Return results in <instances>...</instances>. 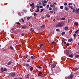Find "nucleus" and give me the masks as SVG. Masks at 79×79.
<instances>
[{"instance_id":"de8ad7c7","label":"nucleus","mask_w":79,"mask_h":79,"mask_svg":"<svg viewBox=\"0 0 79 79\" xmlns=\"http://www.w3.org/2000/svg\"><path fill=\"white\" fill-rule=\"evenodd\" d=\"M42 5L44 6H45L46 5V4H45L44 3H43Z\"/></svg>"},{"instance_id":"c03bdc74","label":"nucleus","mask_w":79,"mask_h":79,"mask_svg":"<svg viewBox=\"0 0 79 79\" xmlns=\"http://www.w3.org/2000/svg\"><path fill=\"white\" fill-rule=\"evenodd\" d=\"M56 31H59V32H60V29H56Z\"/></svg>"},{"instance_id":"aec40b11","label":"nucleus","mask_w":79,"mask_h":79,"mask_svg":"<svg viewBox=\"0 0 79 79\" xmlns=\"http://www.w3.org/2000/svg\"><path fill=\"white\" fill-rule=\"evenodd\" d=\"M72 38H70L68 40V42H71L72 41Z\"/></svg>"},{"instance_id":"6ab92c4d","label":"nucleus","mask_w":79,"mask_h":79,"mask_svg":"<svg viewBox=\"0 0 79 79\" xmlns=\"http://www.w3.org/2000/svg\"><path fill=\"white\" fill-rule=\"evenodd\" d=\"M69 8H71L72 10H73L74 8V7H73L72 6H69Z\"/></svg>"},{"instance_id":"ea45409f","label":"nucleus","mask_w":79,"mask_h":79,"mask_svg":"<svg viewBox=\"0 0 79 79\" xmlns=\"http://www.w3.org/2000/svg\"><path fill=\"white\" fill-rule=\"evenodd\" d=\"M34 16L35 17H36V16H37V13H35L34 14Z\"/></svg>"},{"instance_id":"f03ea898","label":"nucleus","mask_w":79,"mask_h":79,"mask_svg":"<svg viewBox=\"0 0 79 79\" xmlns=\"http://www.w3.org/2000/svg\"><path fill=\"white\" fill-rule=\"evenodd\" d=\"M63 26V23H60L57 24V27H62Z\"/></svg>"},{"instance_id":"9b49d317","label":"nucleus","mask_w":79,"mask_h":79,"mask_svg":"<svg viewBox=\"0 0 79 79\" xmlns=\"http://www.w3.org/2000/svg\"><path fill=\"white\" fill-rule=\"evenodd\" d=\"M64 8L65 10H66V11H68V10H69L68 8V7L66 6H65Z\"/></svg>"},{"instance_id":"338daca9","label":"nucleus","mask_w":79,"mask_h":79,"mask_svg":"<svg viewBox=\"0 0 79 79\" xmlns=\"http://www.w3.org/2000/svg\"><path fill=\"white\" fill-rule=\"evenodd\" d=\"M64 45H66V42H64Z\"/></svg>"},{"instance_id":"0eeeda50","label":"nucleus","mask_w":79,"mask_h":79,"mask_svg":"<svg viewBox=\"0 0 79 79\" xmlns=\"http://www.w3.org/2000/svg\"><path fill=\"white\" fill-rule=\"evenodd\" d=\"M56 66V64L54 63H53L51 64V67L52 68H55Z\"/></svg>"},{"instance_id":"6e6d98bb","label":"nucleus","mask_w":79,"mask_h":79,"mask_svg":"<svg viewBox=\"0 0 79 79\" xmlns=\"http://www.w3.org/2000/svg\"><path fill=\"white\" fill-rule=\"evenodd\" d=\"M50 6H51V7H52V8H53V6L52 4H51L50 5Z\"/></svg>"},{"instance_id":"4c0bfd02","label":"nucleus","mask_w":79,"mask_h":79,"mask_svg":"<svg viewBox=\"0 0 79 79\" xmlns=\"http://www.w3.org/2000/svg\"><path fill=\"white\" fill-rule=\"evenodd\" d=\"M36 7H37V9H39V8H40V6H39L38 5H37L36 6Z\"/></svg>"},{"instance_id":"13d9d810","label":"nucleus","mask_w":79,"mask_h":79,"mask_svg":"<svg viewBox=\"0 0 79 79\" xmlns=\"http://www.w3.org/2000/svg\"><path fill=\"white\" fill-rule=\"evenodd\" d=\"M40 8H43V6H40Z\"/></svg>"},{"instance_id":"f257e3e1","label":"nucleus","mask_w":79,"mask_h":79,"mask_svg":"<svg viewBox=\"0 0 79 79\" xmlns=\"http://www.w3.org/2000/svg\"><path fill=\"white\" fill-rule=\"evenodd\" d=\"M64 53L65 54L66 53L67 55H69V50H68L67 49L65 50L64 52Z\"/></svg>"},{"instance_id":"09e8293b","label":"nucleus","mask_w":79,"mask_h":79,"mask_svg":"<svg viewBox=\"0 0 79 79\" xmlns=\"http://www.w3.org/2000/svg\"><path fill=\"white\" fill-rule=\"evenodd\" d=\"M25 34L24 33H22L21 34V35L22 36H24V35Z\"/></svg>"},{"instance_id":"6e6552de","label":"nucleus","mask_w":79,"mask_h":79,"mask_svg":"<svg viewBox=\"0 0 79 79\" xmlns=\"http://www.w3.org/2000/svg\"><path fill=\"white\" fill-rule=\"evenodd\" d=\"M27 27L25 25H22V26L21 28V29H26Z\"/></svg>"},{"instance_id":"0e129e2a","label":"nucleus","mask_w":79,"mask_h":79,"mask_svg":"<svg viewBox=\"0 0 79 79\" xmlns=\"http://www.w3.org/2000/svg\"><path fill=\"white\" fill-rule=\"evenodd\" d=\"M64 5L65 6H66V5H67V3H64Z\"/></svg>"},{"instance_id":"e2e57ef3","label":"nucleus","mask_w":79,"mask_h":79,"mask_svg":"<svg viewBox=\"0 0 79 79\" xmlns=\"http://www.w3.org/2000/svg\"><path fill=\"white\" fill-rule=\"evenodd\" d=\"M55 43V41H53L51 43V44H53Z\"/></svg>"},{"instance_id":"7c9ffc66","label":"nucleus","mask_w":79,"mask_h":79,"mask_svg":"<svg viewBox=\"0 0 79 79\" xmlns=\"http://www.w3.org/2000/svg\"><path fill=\"white\" fill-rule=\"evenodd\" d=\"M25 66L27 67H29V64H25Z\"/></svg>"},{"instance_id":"bf43d9fd","label":"nucleus","mask_w":79,"mask_h":79,"mask_svg":"<svg viewBox=\"0 0 79 79\" xmlns=\"http://www.w3.org/2000/svg\"><path fill=\"white\" fill-rule=\"evenodd\" d=\"M79 68H75V70H79Z\"/></svg>"},{"instance_id":"052dcab7","label":"nucleus","mask_w":79,"mask_h":79,"mask_svg":"<svg viewBox=\"0 0 79 79\" xmlns=\"http://www.w3.org/2000/svg\"><path fill=\"white\" fill-rule=\"evenodd\" d=\"M65 19V18H62L61 20H64Z\"/></svg>"},{"instance_id":"8fccbe9b","label":"nucleus","mask_w":79,"mask_h":79,"mask_svg":"<svg viewBox=\"0 0 79 79\" xmlns=\"http://www.w3.org/2000/svg\"><path fill=\"white\" fill-rule=\"evenodd\" d=\"M44 10V9H41V11H40L41 13H42V12Z\"/></svg>"},{"instance_id":"72a5a7b5","label":"nucleus","mask_w":79,"mask_h":79,"mask_svg":"<svg viewBox=\"0 0 79 79\" xmlns=\"http://www.w3.org/2000/svg\"><path fill=\"white\" fill-rule=\"evenodd\" d=\"M79 30H78L75 32V34H77V33L78 32V31H79Z\"/></svg>"},{"instance_id":"4468645a","label":"nucleus","mask_w":79,"mask_h":79,"mask_svg":"<svg viewBox=\"0 0 79 79\" xmlns=\"http://www.w3.org/2000/svg\"><path fill=\"white\" fill-rule=\"evenodd\" d=\"M25 77L26 78H28L29 79V74H27V75H25Z\"/></svg>"},{"instance_id":"473e14b6","label":"nucleus","mask_w":79,"mask_h":79,"mask_svg":"<svg viewBox=\"0 0 79 79\" xmlns=\"http://www.w3.org/2000/svg\"><path fill=\"white\" fill-rule=\"evenodd\" d=\"M37 68H38L39 69H42V67L40 66H38L37 67Z\"/></svg>"},{"instance_id":"f3484780","label":"nucleus","mask_w":79,"mask_h":79,"mask_svg":"<svg viewBox=\"0 0 79 79\" xmlns=\"http://www.w3.org/2000/svg\"><path fill=\"white\" fill-rule=\"evenodd\" d=\"M74 25L77 26H78V23H77V22H75L74 23Z\"/></svg>"},{"instance_id":"a18cd8bd","label":"nucleus","mask_w":79,"mask_h":79,"mask_svg":"<svg viewBox=\"0 0 79 79\" xmlns=\"http://www.w3.org/2000/svg\"><path fill=\"white\" fill-rule=\"evenodd\" d=\"M1 71H2V72H3V68H1Z\"/></svg>"},{"instance_id":"c756f323","label":"nucleus","mask_w":79,"mask_h":79,"mask_svg":"<svg viewBox=\"0 0 79 79\" xmlns=\"http://www.w3.org/2000/svg\"><path fill=\"white\" fill-rule=\"evenodd\" d=\"M65 32L64 31H63L62 33H61V35H64V34H65Z\"/></svg>"},{"instance_id":"423d86ee","label":"nucleus","mask_w":79,"mask_h":79,"mask_svg":"<svg viewBox=\"0 0 79 79\" xmlns=\"http://www.w3.org/2000/svg\"><path fill=\"white\" fill-rule=\"evenodd\" d=\"M19 21H20V22L22 23V24H24V19H20Z\"/></svg>"},{"instance_id":"412c9836","label":"nucleus","mask_w":79,"mask_h":79,"mask_svg":"<svg viewBox=\"0 0 79 79\" xmlns=\"http://www.w3.org/2000/svg\"><path fill=\"white\" fill-rule=\"evenodd\" d=\"M73 13H75L76 12V9L75 8H74L73 9V11H72Z\"/></svg>"},{"instance_id":"393cba45","label":"nucleus","mask_w":79,"mask_h":79,"mask_svg":"<svg viewBox=\"0 0 79 79\" xmlns=\"http://www.w3.org/2000/svg\"><path fill=\"white\" fill-rule=\"evenodd\" d=\"M45 27V25H43L42 26H41V28H44Z\"/></svg>"},{"instance_id":"2eb2a0df","label":"nucleus","mask_w":79,"mask_h":79,"mask_svg":"<svg viewBox=\"0 0 79 79\" xmlns=\"http://www.w3.org/2000/svg\"><path fill=\"white\" fill-rule=\"evenodd\" d=\"M11 63H12V61H9V62L7 63V65H8V66H9V65L11 64Z\"/></svg>"},{"instance_id":"37998d69","label":"nucleus","mask_w":79,"mask_h":79,"mask_svg":"<svg viewBox=\"0 0 79 79\" xmlns=\"http://www.w3.org/2000/svg\"><path fill=\"white\" fill-rule=\"evenodd\" d=\"M54 9L55 10H58V8L57 7H54Z\"/></svg>"},{"instance_id":"bb28decb","label":"nucleus","mask_w":79,"mask_h":79,"mask_svg":"<svg viewBox=\"0 0 79 79\" xmlns=\"http://www.w3.org/2000/svg\"><path fill=\"white\" fill-rule=\"evenodd\" d=\"M23 12H25V13H27V11L26 9L23 10Z\"/></svg>"},{"instance_id":"4be33fe9","label":"nucleus","mask_w":79,"mask_h":79,"mask_svg":"<svg viewBox=\"0 0 79 79\" xmlns=\"http://www.w3.org/2000/svg\"><path fill=\"white\" fill-rule=\"evenodd\" d=\"M31 58H32V60H34L35 58V56H31Z\"/></svg>"},{"instance_id":"39448f33","label":"nucleus","mask_w":79,"mask_h":79,"mask_svg":"<svg viewBox=\"0 0 79 79\" xmlns=\"http://www.w3.org/2000/svg\"><path fill=\"white\" fill-rule=\"evenodd\" d=\"M56 72L57 73H60V71L61 70H60V69L59 68V67H56Z\"/></svg>"},{"instance_id":"2f4dec72","label":"nucleus","mask_w":79,"mask_h":79,"mask_svg":"<svg viewBox=\"0 0 79 79\" xmlns=\"http://www.w3.org/2000/svg\"><path fill=\"white\" fill-rule=\"evenodd\" d=\"M10 48L11 50H13V48L12 46H10Z\"/></svg>"},{"instance_id":"603ef678","label":"nucleus","mask_w":79,"mask_h":79,"mask_svg":"<svg viewBox=\"0 0 79 79\" xmlns=\"http://www.w3.org/2000/svg\"><path fill=\"white\" fill-rule=\"evenodd\" d=\"M49 13H53V11L52 10L50 11Z\"/></svg>"},{"instance_id":"f8f14e48","label":"nucleus","mask_w":79,"mask_h":79,"mask_svg":"<svg viewBox=\"0 0 79 79\" xmlns=\"http://www.w3.org/2000/svg\"><path fill=\"white\" fill-rule=\"evenodd\" d=\"M69 77H70L69 78V79H72V78L73 77V75H70Z\"/></svg>"},{"instance_id":"b1692460","label":"nucleus","mask_w":79,"mask_h":79,"mask_svg":"<svg viewBox=\"0 0 79 79\" xmlns=\"http://www.w3.org/2000/svg\"><path fill=\"white\" fill-rule=\"evenodd\" d=\"M75 57H76V58H79V55H76L75 56Z\"/></svg>"},{"instance_id":"58836bf2","label":"nucleus","mask_w":79,"mask_h":79,"mask_svg":"<svg viewBox=\"0 0 79 79\" xmlns=\"http://www.w3.org/2000/svg\"><path fill=\"white\" fill-rule=\"evenodd\" d=\"M31 61V60L28 59L27 61V63H29V62H30Z\"/></svg>"},{"instance_id":"ddd939ff","label":"nucleus","mask_w":79,"mask_h":79,"mask_svg":"<svg viewBox=\"0 0 79 79\" xmlns=\"http://www.w3.org/2000/svg\"><path fill=\"white\" fill-rule=\"evenodd\" d=\"M30 71H33V70H34V68L33 67H31L30 69Z\"/></svg>"},{"instance_id":"680f3d73","label":"nucleus","mask_w":79,"mask_h":79,"mask_svg":"<svg viewBox=\"0 0 79 79\" xmlns=\"http://www.w3.org/2000/svg\"><path fill=\"white\" fill-rule=\"evenodd\" d=\"M39 3V5H41V2L40 1H39L38 2Z\"/></svg>"},{"instance_id":"f704fd0d","label":"nucleus","mask_w":79,"mask_h":79,"mask_svg":"<svg viewBox=\"0 0 79 79\" xmlns=\"http://www.w3.org/2000/svg\"><path fill=\"white\" fill-rule=\"evenodd\" d=\"M25 55V57H26V58H27V57H28V56L27 54H26Z\"/></svg>"},{"instance_id":"9d476101","label":"nucleus","mask_w":79,"mask_h":79,"mask_svg":"<svg viewBox=\"0 0 79 79\" xmlns=\"http://www.w3.org/2000/svg\"><path fill=\"white\" fill-rule=\"evenodd\" d=\"M76 13H78V14H79V10H78V9L77 8L76 9Z\"/></svg>"},{"instance_id":"a211bd4d","label":"nucleus","mask_w":79,"mask_h":79,"mask_svg":"<svg viewBox=\"0 0 79 79\" xmlns=\"http://www.w3.org/2000/svg\"><path fill=\"white\" fill-rule=\"evenodd\" d=\"M30 30L31 32H32V31H34V29L32 27H31L30 28Z\"/></svg>"},{"instance_id":"cd10ccee","label":"nucleus","mask_w":79,"mask_h":79,"mask_svg":"<svg viewBox=\"0 0 79 79\" xmlns=\"http://www.w3.org/2000/svg\"><path fill=\"white\" fill-rule=\"evenodd\" d=\"M64 29L65 31H67L68 29V28L67 27H65Z\"/></svg>"},{"instance_id":"3c124183","label":"nucleus","mask_w":79,"mask_h":79,"mask_svg":"<svg viewBox=\"0 0 79 79\" xmlns=\"http://www.w3.org/2000/svg\"><path fill=\"white\" fill-rule=\"evenodd\" d=\"M66 45L67 46H69V43H67L66 44Z\"/></svg>"},{"instance_id":"20e7f679","label":"nucleus","mask_w":79,"mask_h":79,"mask_svg":"<svg viewBox=\"0 0 79 79\" xmlns=\"http://www.w3.org/2000/svg\"><path fill=\"white\" fill-rule=\"evenodd\" d=\"M30 6H31L32 8L33 9H34L35 8V6H34V3H33L31 4H30Z\"/></svg>"},{"instance_id":"774afa93","label":"nucleus","mask_w":79,"mask_h":79,"mask_svg":"<svg viewBox=\"0 0 79 79\" xmlns=\"http://www.w3.org/2000/svg\"><path fill=\"white\" fill-rule=\"evenodd\" d=\"M44 3H47V1H44Z\"/></svg>"},{"instance_id":"c9c22d12","label":"nucleus","mask_w":79,"mask_h":79,"mask_svg":"<svg viewBox=\"0 0 79 79\" xmlns=\"http://www.w3.org/2000/svg\"><path fill=\"white\" fill-rule=\"evenodd\" d=\"M60 8L61 10H62V9H63V6H60Z\"/></svg>"},{"instance_id":"864d4df0","label":"nucleus","mask_w":79,"mask_h":79,"mask_svg":"<svg viewBox=\"0 0 79 79\" xmlns=\"http://www.w3.org/2000/svg\"><path fill=\"white\" fill-rule=\"evenodd\" d=\"M49 10H52V8L50 7H49Z\"/></svg>"},{"instance_id":"e433bc0d","label":"nucleus","mask_w":79,"mask_h":79,"mask_svg":"<svg viewBox=\"0 0 79 79\" xmlns=\"http://www.w3.org/2000/svg\"><path fill=\"white\" fill-rule=\"evenodd\" d=\"M50 6V5H47V6H46V8H49V7Z\"/></svg>"},{"instance_id":"7ed1b4c3","label":"nucleus","mask_w":79,"mask_h":79,"mask_svg":"<svg viewBox=\"0 0 79 79\" xmlns=\"http://www.w3.org/2000/svg\"><path fill=\"white\" fill-rule=\"evenodd\" d=\"M10 76L12 77H14L16 76V74L15 72H12L10 73Z\"/></svg>"},{"instance_id":"a19ab883","label":"nucleus","mask_w":79,"mask_h":79,"mask_svg":"<svg viewBox=\"0 0 79 79\" xmlns=\"http://www.w3.org/2000/svg\"><path fill=\"white\" fill-rule=\"evenodd\" d=\"M39 9H37V10L35 11V12L36 13L37 12H39Z\"/></svg>"},{"instance_id":"5fc2aeb1","label":"nucleus","mask_w":79,"mask_h":79,"mask_svg":"<svg viewBox=\"0 0 79 79\" xmlns=\"http://www.w3.org/2000/svg\"><path fill=\"white\" fill-rule=\"evenodd\" d=\"M69 5V6H70V5H72V3H69V4H68Z\"/></svg>"},{"instance_id":"5701e85b","label":"nucleus","mask_w":79,"mask_h":79,"mask_svg":"<svg viewBox=\"0 0 79 79\" xmlns=\"http://www.w3.org/2000/svg\"><path fill=\"white\" fill-rule=\"evenodd\" d=\"M4 71H8V69H6V68H4Z\"/></svg>"},{"instance_id":"c85d7f7f","label":"nucleus","mask_w":79,"mask_h":79,"mask_svg":"<svg viewBox=\"0 0 79 79\" xmlns=\"http://www.w3.org/2000/svg\"><path fill=\"white\" fill-rule=\"evenodd\" d=\"M39 46H40V47H43V46H44V44H40Z\"/></svg>"},{"instance_id":"4d7b16f0","label":"nucleus","mask_w":79,"mask_h":79,"mask_svg":"<svg viewBox=\"0 0 79 79\" xmlns=\"http://www.w3.org/2000/svg\"><path fill=\"white\" fill-rule=\"evenodd\" d=\"M77 35L76 34H74L73 35V37H76Z\"/></svg>"},{"instance_id":"79ce46f5","label":"nucleus","mask_w":79,"mask_h":79,"mask_svg":"<svg viewBox=\"0 0 79 79\" xmlns=\"http://www.w3.org/2000/svg\"><path fill=\"white\" fill-rule=\"evenodd\" d=\"M27 20H29V19H30L31 18V17H27Z\"/></svg>"},{"instance_id":"a878e982","label":"nucleus","mask_w":79,"mask_h":79,"mask_svg":"<svg viewBox=\"0 0 79 79\" xmlns=\"http://www.w3.org/2000/svg\"><path fill=\"white\" fill-rule=\"evenodd\" d=\"M46 17H47V18L48 17V18H50V15H46Z\"/></svg>"},{"instance_id":"dca6fc26","label":"nucleus","mask_w":79,"mask_h":79,"mask_svg":"<svg viewBox=\"0 0 79 79\" xmlns=\"http://www.w3.org/2000/svg\"><path fill=\"white\" fill-rule=\"evenodd\" d=\"M69 57H70V58H73V56H74V55L73 54H70L69 56Z\"/></svg>"},{"instance_id":"1a4fd4ad","label":"nucleus","mask_w":79,"mask_h":79,"mask_svg":"<svg viewBox=\"0 0 79 79\" xmlns=\"http://www.w3.org/2000/svg\"><path fill=\"white\" fill-rule=\"evenodd\" d=\"M42 74V72L40 71L39 73L38 74V75L39 76H40V77H41L42 76L40 74Z\"/></svg>"},{"instance_id":"49530a36","label":"nucleus","mask_w":79,"mask_h":79,"mask_svg":"<svg viewBox=\"0 0 79 79\" xmlns=\"http://www.w3.org/2000/svg\"><path fill=\"white\" fill-rule=\"evenodd\" d=\"M15 24H21L20 23H19V22H17L16 23H15Z\"/></svg>"},{"instance_id":"69168bd1","label":"nucleus","mask_w":79,"mask_h":79,"mask_svg":"<svg viewBox=\"0 0 79 79\" xmlns=\"http://www.w3.org/2000/svg\"><path fill=\"white\" fill-rule=\"evenodd\" d=\"M52 11H55V8H53L52 9Z\"/></svg>"}]
</instances>
